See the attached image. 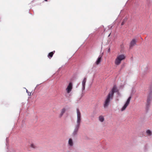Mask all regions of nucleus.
Returning <instances> with one entry per match:
<instances>
[{"mask_svg": "<svg viewBox=\"0 0 152 152\" xmlns=\"http://www.w3.org/2000/svg\"><path fill=\"white\" fill-rule=\"evenodd\" d=\"M45 1H47V0H45Z\"/></svg>", "mask_w": 152, "mask_h": 152, "instance_id": "nucleus-20", "label": "nucleus"}, {"mask_svg": "<svg viewBox=\"0 0 152 152\" xmlns=\"http://www.w3.org/2000/svg\"><path fill=\"white\" fill-rule=\"evenodd\" d=\"M117 87L115 86H114L113 87L111 91L109 93L108 95H110V96L113 97L114 94L115 92H117L118 91Z\"/></svg>", "mask_w": 152, "mask_h": 152, "instance_id": "nucleus-7", "label": "nucleus"}, {"mask_svg": "<svg viewBox=\"0 0 152 152\" xmlns=\"http://www.w3.org/2000/svg\"><path fill=\"white\" fill-rule=\"evenodd\" d=\"M112 97L108 95L103 104L104 107V108H107L108 107L110 102V99H113Z\"/></svg>", "mask_w": 152, "mask_h": 152, "instance_id": "nucleus-3", "label": "nucleus"}, {"mask_svg": "<svg viewBox=\"0 0 152 152\" xmlns=\"http://www.w3.org/2000/svg\"><path fill=\"white\" fill-rule=\"evenodd\" d=\"M55 52V51H54L49 53L48 55V57L50 58L52 57Z\"/></svg>", "mask_w": 152, "mask_h": 152, "instance_id": "nucleus-14", "label": "nucleus"}, {"mask_svg": "<svg viewBox=\"0 0 152 152\" xmlns=\"http://www.w3.org/2000/svg\"><path fill=\"white\" fill-rule=\"evenodd\" d=\"M126 19H124L123 20V21L121 24V25L122 26L125 23V22H126Z\"/></svg>", "mask_w": 152, "mask_h": 152, "instance_id": "nucleus-17", "label": "nucleus"}, {"mask_svg": "<svg viewBox=\"0 0 152 152\" xmlns=\"http://www.w3.org/2000/svg\"><path fill=\"white\" fill-rule=\"evenodd\" d=\"M31 147L34 148H35V147H36L35 145L33 144H31Z\"/></svg>", "mask_w": 152, "mask_h": 152, "instance_id": "nucleus-18", "label": "nucleus"}, {"mask_svg": "<svg viewBox=\"0 0 152 152\" xmlns=\"http://www.w3.org/2000/svg\"><path fill=\"white\" fill-rule=\"evenodd\" d=\"M83 95L82 94H81V95L80 96V99H81L82 98V97H83Z\"/></svg>", "mask_w": 152, "mask_h": 152, "instance_id": "nucleus-19", "label": "nucleus"}, {"mask_svg": "<svg viewBox=\"0 0 152 152\" xmlns=\"http://www.w3.org/2000/svg\"><path fill=\"white\" fill-rule=\"evenodd\" d=\"M86 77L84 78L83 79V80L82 81V89L83 91H84L85 89V86L86 83Z\"/></svg>", "mask_w": 152, "mask_h": 152, "instance_id": "nucleus-11", "label": "nucleus"}, {"mask_svg": "<svg viewBox=\"0 0 152 152\" xmlns=\"http://www.w3.org/2000/svg\"><path fill=\"white\" fill-rule=\"evenodd\" d=\"M125 56L123 54L118 55L115 59V63L117 65H119L121 61L125 58Z\"/></svg>", "mask_w": 152, "mask_h": 152, "instance_id": "nucleus-1", "label": "nucleus"}, {"mask_svg": "<svg viewBox=\"0 0 152 152\" xmlns=\"http://www.w3.org/2000/svg\"><path fill=\"white\" fill-rule=\"evenodd\" d=\"M68 143L70 146H72L73 145V141H72V140L71 139H69V140Z\"/></svg>", "mask_w": 152, "mask_h": 152, "instance_id": "nucleus-16", "label": "nucleus"}, {"mask_svg": "<svg viewBox=\"0 0 152 152\" xmlns=\"http://www.w3.org/2000/svg\"><path fill=\"white\" fill-rule=\"evenodd\" d=\"M99 121L101 122H103L104 120V117L102 115L100 116L99 118Z\"/></svg>", "mask_w": 152, "mask_h": 152, "instance_id": "nucleus-15", "label": "nucleus"}, {"mask_svg": "<svg viewBox=\"0 0 152 152\" xmlns=\"http://www.w3.org/2000/svg\"><path fill=\"white\" fill-rule=\"evenodd\" d=\"M136 40L135 39H133L131 41L129 47L131 48L134 46L136 44Z\"/></svg>", "mask_w": 152, "mask_h": 152, "instance_id": "nucleus-10", "label": "nucleus"}, {"mask_svg": "<svg viewBox=\"0 0 152 152\" xmlns=\"http://www.w3.org/2000/svg\"><path fill=\"white\" fill-rule=\"evenodd\" d=\"M102 59V56H99L96 62V65H98L101 62Z\"/></svg>", "mask_w": 152, "mask_h": 152, "instance_id": "nucleus-12", "label": "nucleus"}, {"mask_svg": "<svg viewBox=\"0 0 152 152\" xmlns=\"http://www.w3.org/2000/svg\"><path fill=\"white\" fill-rule=\"evenodd\" d=\"M146 133L147 135L149 136H151L152 135V132L150 130H147L146 132Z\"/></svg>", "mask_w": 152, "mask_h": 152, "instance_id": "nucleus-13", "label": "nucleus"}, {"mask_svg": "<svg viewBox=\"0 0 152 152\" xmlns=\"http://www.w3.org/2000/svg\"><path fill=\"white\" fill-rule=\"evenodd\" d=\"M66 110V109L65 108H63L61 110L60 113L58 115V117L61 118L65 113Z\"/></svg>", "mask_w": 152, "mask_h": 152, "instance_id": "nucleus-9", "label": "nucleus"}, {"mask_svg": "<svg viewBox=\"0 0 152 152\" xmlns=\"http://www.w3.org/2000/svg\"><path fill=\"white\" fill-rule=\"evenodd\" d=\"M80 124H77L75 126V128L74 130V131L72 134V136H75L77 134L78 132V131L80 127Z\"/></svg>", "mask_w": 152, "mask_h": 152, "instance_id": "nucleus-6", "label": "nucleus"}, {"mask_svg": "<svg viewBox=\"0 0 152 152\" xmlns=\"http://www.w3.org/2000/svg\"><path fill=\"white\" fill-rule=\"evenodd\" d=\"M110 35V34H109V35L108 37H109Z\"/></svg>", "mask_w": 152, "mask_h": 152, "instance_id": "nucleus-21", "label": "nucleus"}, {"mask_svg": "<svg viewBox=\"0 0 152 152\" xmlns=\"http://www.w3.org/2000/svg\"><path fill=\"white\" fill-rule=\"evenodd\" d=\"M77 124H80L81 121V113L78 109H77Z\"/></svg>", "mask_w": 152, "mask_h": 152, "instance_id": "nucleus-4", "label": "nucleus"}, {"mask_svg": "<svg viewBox=\"0 0 152 152\" xmlns=\"http://www.w3.org/2000/svg\"><path fill=\"white\" fill-rule=\"evenodd\" d=\"M131 98V96H129L125 104L123 106V107L121 108V111H123L125 110L126 107L128 106L130 102Z\"/></svg>", "mask_w": 152, "mask_h": 152, "instance_id": "nucleus-8", "label": "nucleus"}, {"mask_svg": "<svg viewBox=\"0 0 152 152\" xmlns=\"http://www.w3.org/2000/svg\"><path fill=\"white\" fill-rule=\"evenodd\" d=\"M152 99V91H151L149 93L147 97V103L146 104V107L147 108H148L149 107L151 102Z\"/></svg>", "mask_w": 152, "mask_h": 152, "instance_id": "nucleus-2", "label": "nucleus"}, {"mask_svg": "<svg viewBox=\"0 0 152 152\" xmlns=\"http://www.w3.org/2000/svg\"><path fill=\"white\" fill-rule=\"evenodd\" d=\"M73 88V84L71 82H70L66 88V91L68 94H69L72 91Z\"/></svg>", "mask_w": 152, "mask_h": 152, "instance_id": "nucleus-5", "label": "nucleus"}]
</instances>
